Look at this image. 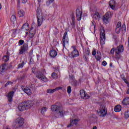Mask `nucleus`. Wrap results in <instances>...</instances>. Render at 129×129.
Wrapping results in <instances>:
<instances>
[{
	"mask_svg": "<svg viewBox=\"0 0 129 129\" xmlns=\"http://www.w3.org/2000/svg\"><path fill=\"white\" fill-rule=\"evenodd\" d=\"M51 109L52 111H55V117L59 118L64 116L63 109L60 106L56 105H52L51 106Z\"/></svg>",
	"mask_w": 129,
	"mask_h": 129,
	"instance_id": "f257e3e1",
	"label": "nucleus"
},
{
	"mask_svg": "<svg viewBox=\"0 0 129 129\" xmlns=\"http://www.w3.org/2000/svg\"><path fill=\"white\" fill-rule=\"evenodd\" d=\"M124 50L123 45H120L117 48L113 47L110 50V54L112 55L114 54V52L115 53L116 59L119 60L120 59V53H122Z\"/></svg>",
	"mask_w": 129,
	"mask_h": 129,
	"instance_id": "f03ea898",
	"label": "nucleus"
},
{
	"mask_svg": "<svg viewBox=\"0 0 129 129\" xmlns=\"http://www.w3.org/2000/svg\"><path fill=\"white\" fill-rule=\"evenodd\" d=\"M33 106V103L31 101H25L18 105V109L20 111H24L26 109H29Z\"/></svg>",
	"mask_w": 129,
	"mask_h": 129,
	"instance_id": "7ed1b4c3",
	"label": "nucleus"
},
{
	"mask_svg": "<svg viewBox=\"0 0 129 129\" xmlns=\"http://www.w3.org/2000/svg\"><path fill=\"white\" fill-rule=\"evenodd\" d=\"M98 104L100 105V111H97V112L98 113L99 115L101 117H104L107 114V109L106 108V106L105 104L102 103H97Z\"/></svg>",
	"mask_w": 129,
	"mask_h": 129,
	"instance_id": "20e7f679",
	"label": "nucleus"
},
{
	"mask_svg": "<svg viewBox=\"0 0 129 129\" xmlns=\"http://www.w3.org/2000/svg\"><path fill=\"white\" fill-rule=\"evenodd\" d=\"M36 15L38 27H41L43 23V16L42 15V10L40 7H38L36 10Z\"/></svg>",
	"mask_w": 129,
	"mask_h": 129,
	"instance_id": "39448f33",
	"label": "nucleus"
},
{
	"mask_svg": "<svg viewBox=\"0 0 129 129\" xmlns=\"http://www.w3.org/2000/svg\"><path fill=\"white\" fill-rule=\"evenodd\" d=\"M100 44L104 45L105 44V30L104 28H101L100 30Z\"/></svg>",
	"mask_w": 129,
	"mask_h": 129,
	"instance_id": "423d86ee",
	"label": "nucleus"
},
{
	"mask_svg": "<svg viewBox=\"0 0 129 129\" xmlns=\"http://www.w3.org/2000/svg\"><path fill=\"white\" fill-rule=\"evenodd\" d=\"M29 49V44L28 43H25L21 46L19 49V55H23V54H26V52H28Z\"/></svg>",
	"mask_w": 129,
	"mask_h": 129,
	"instance_id": "0eeeda50",
	"label": "nucleus"
},
{
	"mask_svg": "<svg viewBox=\"0 0 129 129\" xmlns=\"http://www.w3.org/2000/svg\"><path fill=\"white\" fill-rule=\"evenodd\" d=\"M92 54L93 56H95L96 61H100V60H101V52L100 51L98 50L96 51V49H94Z\"/></svg>",
	"mask_w": 129,
	"mask_h": 129,
	"instance_id": "6e6552de",
	"label": "nucleus"
},
{
	"mask_svg": "<svg viewBox=\"0 0 129 129\" xmlns=\"http://www.w3.org/2000/svg\"><path fill=\"white\" fill-rule=\"evenodd\" d=\"M36 76L37 78H38V79H40V80H42V81H44V82H47L48 81V79L43 74V73L39 71H38L36 73Z\"/></svg>",
	"mask_w": 129,
	"mask_h": 129,
	"instance_id": "1a4fd4ad",
	"label": "nucleus"
},
{
	"mask_svg": "<svg viewBox=\"0 0 129 129\" xmlns=\"http://www.w3.org/2000/svg\"><path fill=\"white\" fill-rule=\"evenodd\" d=\"M69 44V38H68V32L66 31L62 37V46L63 48H65V45H68Z\"/></svg>",
	"mask_w": 129,
	"mask_h": 129,
	"instance_id": "9d476101",
	"label": "nucleus"
},
{
	"mask_svg": "<svg viewBox=\"0 0 129 129\" xmlns=\"http://www.w3.org/2000/svg\"><path fill=\"white\" fill-rule=\"evenodd\" d=\"M15 122L18 126L17 127H22L25 122L23 118L19 117L16 119Z\"/></svg>",
	"mask_w": 129,
	"mask_h": 129,
	"instance_id": "9b49d317",
	"label": "nucleus"
},
{
	"mask_svg": "<svg viewBox=\"0 0 129 129\" xmlns=\"http://www.w3.org/2000/svg\"><path fill=\"white\" fill-rule=\"evenodd\" d=\"M79 56V51L77 50L76 49H74L72 52L69 54V57L71 58V59H73V58H76V57H78Z\"/></svg>",
	"mask_w": 129,
	"mask_h": 129,
	"instance_id": "f8f14e48",
	"label": "nucleus"
},
{
	"mask_svg": "<svg viewBox=\"0 0 129 129\" xmlns=\"http://www.w3.org/2000/svg\"><path fill=\"white\" fill-rule=\"evenodd\" d=\"M21 89L27 95H31L32 94V91L29 87H25V86H21Z\"/></svg>",
	"mask_w": 129,
	"mask_h": 129,
	"instance_id": "ddd939ff",
	"label": "nucleus"
},
{
	"mask_svg": "<svg viewBox=\"0 0 129 129\" xmlns=\"http://www.w3.org/2000/svg\"><path fill=\"white\" fill-rule=\"evenodd\" d=\"M121 31V22L120 21L118 22L116 24L115 32L117 34H119Z\"/></svg>",
	"mask_w": 129,
	"mask_h": 129,
	"instance_id": "4468645a",
	"label": "nucleus"
},
{
	"mask_svg": "<svg viewBox=\"0 0 129 129\" xmlns=\"http://www.w3.org/2000/svg\"><path fill=\"white\" fill-rule=\"evenodd\" d=\"M78 119H75L74 120L71 119L70 123L68 125V127H70V126H76L78 124Z\"/></svg>",
	"mask_w": 129,
	"mask_h": 129,
	"instance_id": "2eb2a0df",
	"label": "nucleus"
},
{
	"mask_svg": "<svg viewBox=\"0 0 129 129\" xmlns=\"http://www.w3.org/2000/svg\"><path fill=\"white\" fill-rule=\"evenodd\" d=\"M109 15L111 16V13H106L105 15L103 17V22L104 24H107L108 22V19H109Z\"/></svg>",
	"mask_w": 129,
	"mask_h": 129,
	"instance_id": "dca6fc26",
	"label": "nucleus"
},
{
	"mask_svg": "<svg viewBox=\"0 0 129 129\" xmlns=\"http://www.w3.org/2000/svg\"><path fill=\"white\" fill-rule=\"evenodd\" d=\"M80 94L81 95V98L83 99H88L90 96L88 94H86L84 90H81L80 91Z\"/></svg>",
	"mask_w": 129,
	"mask_h": 129,
	"instance_id": "f3484780",
	"label": "nucleus"
},
{
	"mask_svg": "<svg viewBox=\"0 0 129 129\" xmlns=\"http://www.w3.org/2000/svg\"><path fill=\"white\" fill-rule=\"evenodd\" d=\"M76 14L77 20H78V21H81V19L82 18V12L80 11V10L78 9L76 10Z\"/></svg>",
	"mask_w": 129,
	"mask_h": 129,
	"instance_id": "a211bd4d",
	"label": "nucleus"
},
{
	"mask_svg": "<svg viewBox=\"0 0 129 129\" xmlns=\"http://www.w3.org/2000/svg\"><path fill=\"white\" fill-rule=\"evenodd\" d=\"M14 94H15V92L11 91L7 95L8 100L9 102H13V97H14Z\"/></svg>",
	"mask_w": 129,
	"mask_h": 129,
	"instance_id": "6ab92c4d",
	"label": "nucleus"
},
{
	"mask_svg": "<svg viewBox=\"0 0 129 129\" xmlns=\"http://www.w3.org/2000/svg\"><path fill=\"white\" fill-rule=\"evenodd\" d=\"M7 70H8V67L7 66V64H3L2 68H0V74H3V73H5Z\"/></svg>",
	"mask_w": 129,
	"mask_h": 129,
	"instance_id": "aec40b11",
	"label": "nucleus"
},
{
	"mask_svg": "<svg viewBox=\"0 0 129 129\" xmlns=\"http://www.w3.org/2000/svg\"><path fill=\"white\" fill-rule=\"evenodd\" d=\"M49 55L51 58H55L57 56V51L55 50L52 49L50 51Z\"/></svg>",
	"mask_w": 129,
	"mask_h": 129,
	"instance_id": "412c9836",
	"label": "nucleus"
},
{
	"mask_svg": "<svg viewBox=\"0 0 129 129\" xmlns=\"http://www.w3.org/2000/svg\"><path fill=\"white\" fill-rule=\"evenodd\" d=\"M109 6L112 10H114V9H115V1H110L109 3Z\"/></svg>",
	"mask_w": 129,
	"mask_h": 129,
	"instance_id": "4be33fe9",
	"label": "nucleus"
},
{
	"mask_svg": "<svg viewBox=\"0 0 129 129\" xmlns=\"http://www.w3.org/2000/svg\"><path fill=\"white\" fill-rule=\"evenodd\" d=\"M122 103L124 105H128L129 104V97H125L123 99Z\"/></svg>",
	"mask_w": 129,
	"mask_h": 129,
	"instance_id": "5701e85b",
	"label": "nucleus"
},
{
	"mask_svg": "<svg viewBox=\"0 0 129 129\" xmlns=\"http://www.w3.org/2000/svg\"><path fill=\"white\" fill-rule=\"evenodd\" d=\"M10 20L11 21V22L13 24V25H15V24H17V18L16 17V16H15L14 15L11 16Z\"/></svg>",
	"mask_w": 129,
	"mask_h": 129,
	"instance_id": "b1692460",
	"label": "nucleus"
},
{
	"mask_svg": "<svg viewBox=\"0 0 129 129\" xmlns=\"http://www.w3.org/2000/svg\"><path fill=\"white\" fill-rule=\"evenodd\" d=\"M18 15L19 18H23L25 16V11L23 10H20L18 11Z\"/></svg>",
	"mask_w": 129,
	"mask_h": 129,
	"instance_id": "393cba45",
	"label": "nucleus"
},
{
	"mask_svg": "<svg viewBox=\"0 0 129 129\" xmlns=\"http://www.w3.org/2000/svg\"><path fill=\"white\" fill-rule=\"evenodd\" d=\"M21 29L23 30V29H25L26 31H28V30H29L30 26H29V24L28 23H25L22 27Z\"/></svg>",
	"mask_w": 129,
	"mask_h": 129,
	"instance_id": "a878e982",
	"label": "nucleus"
},
{
	"mask_svg": "<svg viewBox=\"0 0 129 129\" xmlns=\"http://www.w3.org/2000/svg\"><path fill=\"white\" fill-rule=\"evenodd\" d=\"M93 19L95 20H98L100 18V16L99 15V13L98 12H95L93 16Z\"/></svg>",
	"mask_w": 129,
	"mask_h": 129,
	"instance_id": "bb28decb",
	"label": "nucleus"
},
{
	"mask_svg": "<svg viewBox=\"0 0 129 129\" xmlns=\"http://www.w3.org/2000/svg\"><path fill=\"white\" fill-rule=\"evenodd\" d=\"M114 110L115 112H119L121 110V107L120 105L116 106L114 109Z\"/></svg>",
	"mask_w": 129,
	"mask_h": 129,
	"instance_id": "cd10ccee",
	"label": "nucleus"
},
{
	"mask_svg": "<svg viewBox=\"0 0 129 129\" xmlns=\"http://www.w3.org/2000/svg\"><path fill=\"white\" fill-rule=\"evenodd\" d=\"M26 77V73H23V75L18 78V80H24Z\"/></svg>",
	"mask_w": 129,
	"mask_h": 129,
	"instance_id": "c85d7f7f",
	"label": "nucleus"
},
{
	"mask_svg": "<svg viewBox=\"0 0 129 129\" xmlns=\"http://www.w3.org/2000/svg\"><path fill=\"white\" fill-rule=\"evenodd\" d=\"M3 60L5 62H7L10 60V56L9 55H5L3 57Z\"/></svg>",
	"mask_w": 129,
	"mask_h": 129,
	"instance_id": "c756f323",
	"label": "nucleus"
},
{
	"mask_svg": "<svg viewBox=\"0 0 129 129\" xmlns=\"http://www.w3.org/2000/svg\"><path fill=\"white\" fill-rule=\"evenodd\" d=\"M46 92L47 93H54L55 92V89H48Z\"/></svg>",
	"mask_w": 129,
	"mask_h": 129,
	"instance_id": "7c9ffc66",
	"label": "nucleus"
},
{
	"mask_svg": "<svg viewBox=\"0 0 129 129\" xmlns=\"http://www.w3.org/2000/svg\"><path fill=\"white\" fill-rule=\"evenodd\" d=\"M34 36H35V32H33V31L30 30L29 34V38H34Z\"/></svg>",
	"mask_w": 129,
	"mask_h": 129,
	"instance_id": "2f4dec72",
	"label": "nucleus"
},
{
	"mask_svg": "<svg viewBox=\"0 0 129 129\" xmlns=\"http://www.w3.org/2000/svg\"><path fill=\"white\" fill-rule=\"evenodd\" d=\"M25 63L24 61H23L22 63H19L18 65V68L20 69V68H23V67H24V66L25 65Z\"/></svg>",
	"mask_w": 129,
	"mask_h": 129,
	"instance_id": "473e14b6",
	"label": "nucleus"
},
{
	"mask_svg": "<svg viewBox=\"0 0 129 129\" xmlns=\"http://www.w3.org/2000/svg\"><path fill=\"white\" fill-rule=\"evenodd\" d=\"M121 30H122V31H124V32H125L126 31V27L125 26V24L123 23L122 25V26H121Z\"/></svg>",
	"mask_w": 129,
	"mask_h": 129,
	"instance_id": "72a5a7b5",
	"label": "nucleus"
},
{
	"mask_svg": "<svg viewBox=\"0 0 129 129\" xmlns=\"http://www.w3.org/2000/svg\"><path fill=\"white\" fill-rule=\"evenodd\" d=\"M30 58L29 64L31 65L32 64H35V61H34V59L32 57H29Z\"/></svg>",
	"mask_w": 129,
	"mask_h": 129,
	"instance_id": "f704fd0d",
	"label": "nucleus"
},
{
	"mask_svg": "<svg viewBox=\"0 0 129 129\" xmlns=\"http://www.w3.org/2000/svg\"><path fill=\"white\" fill-rule=\"evenodd\" d=\"M54 1V0H47V1L46 2V6H47V7H49V6L51 5V4H52Z\"/></svg>",
	"mask_w": 129,
	"mask_h": 129,
	"instance_id": "c9c22d12",
	"label": "nucleus"
},
{
	"mask_svg": "<svg viewBox=\"0 0 129 129\" xmlns=\"http://www.w3.org/2000/svg\"><path fill=\"white\" fill-rule=\"evenodd\" d=\"M124 117L125 119H127L129 117V111H127L124 113Z\"/></svg>",
	"mask_w": 129,
	"mask_h": 129,
	"instance_id": "e433bc0d",
	"label": "nucleus"
},
{
	"mask_svg": "<svg viewBox=\"0 0 129 129\" xmlns=\"http://www.w3.org/2000/svg\"><path fill=\"white\" fill-rule=\"evenodd\" d=\"M25 44V41L23 40H20L18 42L19 46H22V45H24Z\"/></svg>",
	"mask_w": 129,
	"mask_h": 129,
	"instance_id": "4c0bfd02",
	"label": "nucleus"
},
{
	"mask_svg": "<svg viewBox=\"0 0 129 129\" xmlns=\"http://www.w3.org/2000/svg\"><path fill=\"white\" fill-rule=\"evenodd\" d=\"M47 111V108L46 107H43L41 108V113L42 114H44V113Z\"/></svg>",
	"mask_w": 129,
	"mask_h": 129,
	"instance_id": "58836bf2",
	"label": "nucleus"
},
{
	"mask_svg": "<svg viewBox=\"0 0 129 129\" xmlns=\"http://www.w3.org/2000/svg\"><path fill=\"white\" fill-rule=\"evenodd\" d=\"M71 91H72V90L71 89V87L69 86L68 87V89H67V92L69 94H70L71 93Z\"/></svg>",
	"mask_w": 129,
	"mask_h": 129,
	"instance_id": "ea45409f",
	"label": "nucleus"
},
{
	"mask_svg": "<svg viewBox=\"0 0 129 129\" xmlns=\"http://www.w3.org/2000/svg\"><path fill=\"white\" fill-rule=\"evenodd\" d=\"M86 54L88 55V56H89V55H90V50H89V48L86 49Z\"/></svg>",
	"mask_w": 129,
	"mask_h": 129,
	"instance_id": "a19ab883",
	"label": "nucleus"
},
{
	"mask_svg": "<svg viewBox=\"0 0 129 129\" xmlns=\"http://www.w3.org/2000/svg\"><path fill=\"white\" fill-rule=\"evenodd\" d=\"M32 55H33V49H31L30 50L29 53V57H32Z\"/></svg>",
	"mask_w": 129,
	"mask_h": 129,
	"instance_id": "79ce46f5",
	"label": "nucleus"
},
{
	"mask_svg": "<svg viewBox=\"0 0 129 129\" xmlns=\"http://www.w3.org/2000/svg\"><path fill=\"white\" fill-rule=\"evenodd\" d=\"M21 6H20V0H18L17 2V8L18 10H20Z\"/></svg>",
	"mask_w": 129,
	"mask_h": 129,
	"instance_id": "37998d69",
	"label": "nucleus"
},
{
	"mask_svg": "<svg viewBox=\"0 0 129 129\" xmlns=\"http://www.w3.org/2000/svg\"><path fill=\"white\" fill-rule=\"evenodd\" d=\"M62 88H63L62 87H56L55 89H54V90H55V91H57L58 90H60L62 89Z\"/></svg>",
	"mask_w": 129,
	"mask_h": 129,
	"instance_id": "c03bdc74",
	"label": "nucleus"
},
{
	"mask_svg": "<svg viewBox=\"0 0 129 129\" xmlns=\"http://www.w3.org/2000/svg\"><path fill=\"white\" fill-rule=\"evenodd\" d=\"M102 65H103V66H105L106 65H107V62H106V61L103 60L102 62Z\"/></svg>",
	"mask_w": 129,
	"mask_h": 129,
	"instance_id": "a18cd8bd",
	"label": "nucleus"
},
{
	"mask_svg": "<svg viewBox=\"0 0 129 129\" xmlns=\"http://www.w3.org/2000/svg\"><path fill=\"white\" fill-rule=\"evenodd\" d=\"M28 69H25L23 70V71L20 72L21 73H25V75H26V72L28 71Z\"/></svg>",
	"mask_w": 129,
	"mask_h": 129,
	"instance_id": "49530a36",
	"label": "nucleus"
},
{
	"mask_svg": "<svg viewBox=\"0 0 129 129\" xmlns=\"http://www.w3.org/2000/svg\"><path fill=\"white\" fill-rule=\"evenodd\" d=\"M56 75V73H52L51 74V77H52V78L55 79Z\"/></svg>",
	"mask_w": 129,
	"mask_h": 129,
	"instance_id": "de8ad7c7",
	"label": "nucleus"
},
{
	"mask_svg": "<svg viewBox=\"0 0 129 129\" xmlns=\"http://www.w3.org/2000/svg\"><path fill=\"white\" fill-rule=\"evenodd\" d=\"M72 23H71V25L72 26V28H75V21H72Z\"/></svg>",
	"mask_w": 129,
	"mask_h": 129,
	"instance_id": "09e8293b",
	"label": "nucleus"
},
{
	"mask_svg": "<svg viewBox=\"0 0 129 129\" xmlns=\"http://www.w3.org/2000/svg\"><path fill=\"white\" fill-rule=\"evenodd\" d=\"M75 21V17H74V15L73 14L72 15V22Z\"/></svg>",
	"mask_w": 129,
	"mask_h": 129,
	"instance_id": "8fccbe9b",
	"label": "nucleus"
},
{
	"mask_svg": "<svg viewBox=\"0 0 129 129\" xmlns=\"http://www.w3.org/2000/svg\"><path fill=\"white\" fill-rule=\"evenodd\" d=\"M36 70V68L33 67L32 69V73H35V71Z\"/></svg>",
	"mask_w": 129,
	"mask_h": 129,
	"instance_id": "3c124183",
	"label": "nucleus"
},
{
	"mask_svg": "<svg viewBox=\"0 0 129 129\" xmlns=\"http://www.w3.org/2000/svg\"><path fill=\"white\" fill-rule=\"evenodd\" d=\"M113 39H114V40H116V39H117V36H116L115 35H113Z\"/></svg>",
	"mask_w": 129,
	"mask_h": 129,
	"instance_id": "603ef678",
	"label": "nucleus"
},
{
	"mask_svg": "<svg viewBox=\"0 0 129 129\" xmlns=\"http://www.w3.org/2000/svg\"><path fill=\"white\" fill-rule=\"evenodd\" d=\"M123 81L125 82V83L126 84H128V82H127V80H126V79H124Z\"/></svg>",
	"mask_w": 129,
	"mask_h": 129,
	"instance_id": "864d4df0",
	"label": "nucleus"
},
{
	"mask_svg": "<svg viewBox=\"0 0 129 129\" xmlns=\"http://www.w3.org/2000/svg\"><path fill=\"white\" fill-rule=\"evenodd\" d=\"M74 86H77V82L76 81L74 82Z\"/></svg>",
	"mask_w": 129,
	"mask_h": 129,
	"instance_id": "5fc2aeb1",
	"label": "nucleus"
},
{
	"mask_svg": "<svg viewBox=\"0 0 129 129\" xmlns=\"http://www.w3.org/2000/svg\"><path fill=\"white\" fill-rule=\"evenodd\" d=\"M22 4H26L27 3V0H21Z\"/></svg>",
	"mask_w": 129,
	"mask_h": 129,
	"instance_id": "6e6d98bb",
	"label": "nucleus"
},
{
	"mask_svg": "<svg viewBox=\"0 0 129 129\" xmlns=\"http://www.w3.org/2000/svg\"><path fill=\"white\" fill-rule=\"evenodd\" d=\"M70 79L73 80V79H74V77L73 76H70Z\"/></svg>",
	"mask_w": 129,
	"mask_h": 129,
	"instance_id": "4d7b16f0",
	"label": "nucleus"
},
{
	"mask_svg": "<svg viewBox=\"0 0 129 129\" xmlns=\"http://www.w3.org/2000/svg\"><path fill=\"white\" fill-rule=\"evenodd\" d=\"M127 42H128V50H129V36H128V41H127Z\"/></svg>",
	"mask_w": 129,
	"mask_h": 129,
	"instance_id": "13d9d810",
	"label": "nucleus"
},
{
	"mask_svg": "<svg viewBox=\"0 0 129 129\" xmlns=\"http://www.w3.org/2000/svg\"><path fill=\"white\" fill-rule=\"evenodd\" d=\"M126 94H129V89H128L127 90Z\"/></svg>",
	"mask_w": 129,
	"mask_h": 129,
	"instance_id": "bf43d9fd",
	"label": "nucleus"
},
{
	"mask_svg": "<svg viewBox=\"0 0 129 129\" xmlns=\"http://www.w3.org/2000/svg\"><path fill=\"white\" fill-rule=\"evenodd\" d=\"M93 129H97V127H96V126H94L93 127Z\"/></svg>",
	"mask_w": 129,
	"mask_h": 129,
	"instance_id": "052dcab7",
	"label": "nucleus"
},
{
	"mask_svg": "<svg viewBox=\"0 0 129 129\" xmlns=\"http://www.w3.org/2000/svg\"><path fill=\"white\" fill-rule=\"evenodd\" d=\"M109 66L110 67H112V63H110Z\"/></svg>",
	"mask_w": 129,
	"mask_h": 129,
	"instance_id": "680f3d73",
	"label": "nucleus"
},
{
	"mask_svg": "<svg viewBox=\"0 0 129 129\" xmlns=\"http://www.w3.org/2000/svg\"><path fill=\"white\" fill-rule=\"evenodd\" d=\"M122 78V80L123 81H124V79H125V78L124 77H122V78Z\"/></svg>",
	"mask_w": 129,
	"mask_h": 129,
	"instance_id": "e2e57ef3",
	"label": "nucleus"
},
{
	"mask_svg": "<svg viewBox=\"0 0 129 129\" xmlns=\"http://www.w3.org/2000/svg\"><path fill=\"white\" fill-rule=\"evenodd\" d=\"M38 3H41V2H42V1L41 0H38Z\"/></svg>",
	"mask_w": 129,
	"mask_h": 129,
	"instance_id": "0e129e2a",
	"label": "nucleus"
},
{
	"mask_svg": "<svg viewBox=\"0 0 129 129\" xmlns=\"http://www.w3.org/2000/svg\"><path fill=\"white\" fill-rule=\"evenodd\" d=\"M66 31H69V29L68 28L66 29Z\"/></svg>",
	"mask_w": 129,
	"mask_h": 129,
	"instance_id": "69168bd1",
	"label": "nucleus"
},
{
	"mask_svg": "<svg viewBox=\"0 0 129 129\" xmlns=\"http://www.w3.org/2000/svg\"><path fill=\"white\" fill-rule=\"evenodd\" d=\"M32 30H33V27H31V28H30V31H32Z\"/></svg>",
	"mask_w": 129,
	"mask_h": 129,
	"instance_id": "338daca9",
	"label": "nucleus"
},
{
	"mask_svg": "<svg viewBox=\"0 0 129 129\" xmlns=\"http://www.w3.org/2000/svg\"><path fill=\"white\" fill-rule=\"evenodd\" d=\"M8 85V83L5 84V87H7V86Z\"/></svg>",
	"mask_w": 129,
	"mask_h": 129,
	"instance_id": "774afa93",
	"label": "nucleus"
}]
</instances>
